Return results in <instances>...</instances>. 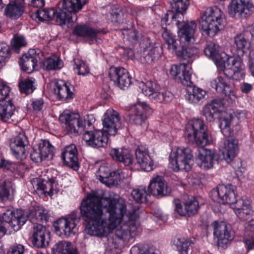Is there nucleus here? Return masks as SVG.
I'll use <instances>...</instances> for the list:
<instances>
[{"mask_svg": "<svg viewBox=\"0 0 254 254\" xmlns=\"http://www.w3.org/2000/svg\"><path fill=\"white\" fill-rule=\"evenodd\" d=\"M208 104L213 107L214 110H217L218 113L221 111V109L223 108L224 105L223 100L222 99H214Z\"/></svg>", "mask_w": 254, "mask_h": 254, "instance_id": "0e129e2a", "label": "nucleus"}, {"mask_svg": "<svg viewBox=\"0 0 254 254\" xmlns=\"http://www.w3.org/2000/svg\"><path fill=\"white\" fill-rule=\"evenodd\" d=\"M238 150V140L233 137H229L224 142V150L223 152L224 160L229 163L236 156Z\"/></svg>", "mask_w": 254, "mask_h": 254, "instance_id": "cd10ccee", "label": "nucleus"}, {"mask_svg": "<svg viewBox=\"0 0 254 254\" xmlns=\"http://www.w3.org/2000/svg\"><path fill=\"white\" fill-rule=\"evenodd\" d=\"M139 88L145 96L154 103H168L173 99V95L169 92L158 91L157 85L152 81H147L140 85Z\"/></svg>", "mask_w": 254, "mask_h": 254, "instance_id": "9b49d317", "label": "nucleus"}, {"mask_svg": "<svg viewBox=\"0 0 254 254\" xmlns=\"http://www.w3.org/2000/svg\"><path fill=\"white\" fill-rule=\"evenodd\" d=\"M254 211L252 207H246L245 209L236 212V215L242 221L251 220L246 224L244 237L249 250L254 249V220L252 218Z\"/></svg>", "mask_w": 254, "mask_h": 254, "instance_id": "9d476101", "label": "nucleus"}, {"mask_svg": "<svg viewBox=\"0 0 254 254\" xmlns=\"http://www.w3.org/2000/svg\"><path fill=\"white\" fill-rule=\"evenodd\" d=\"M212 225L214 236L217 239L218 246L226 248L233 239L231 226L223 221H215Z\"/></svg>", "mask_w": 254, "mask_h": 254, "instance_id": "f8f14e48", "label": "nucleus"}, {"mask_svg": "<svg viewBox=\"0 0 254 254\" xmlns=\"http://www.w3.org/2000/svg\"><path fill=\"white\" fill-rule=\"evenodd\" d=\"M251 0H231L228 6L229 14L232 17H246L254 11Z\"/></svg>", "mask_w": 254, "mask_h": 254, "instance_id": "ddd939ff", "label": "nucleus"}, {"mask_svg": "<svg viewBox=\"0 0 254 254\" xmlns=\"http://www.w3.org/2000/svg\"><path fill=\"white\" fill-rule=\"evenodd\" d=\"M54 147L48 140H41L39 144L38 150L42 154L45 159L48 158L49 155L52 156Z\"/></svg>", "mask_w": 254, "mask_h": 254, "instance_id": "09e8293b", "label": "nucleus"}, {"mask_svg": "<svg viewBox=\"0 0 254 254\" xmlns=\"http://www.w3.org/2000/svg\"><path fill=\"white\" fill-rule=\"evenodd\" d=\"M130 252L131 254H157L152 248L148 247L140 248L137 246L132 247Z\"/></svg>", "mask_w": 254, "mask_h": 254, "instance_id": "13d9d810", "label": "nucleus"}, {"mask_svg": "<svg viewBox=\"0 0 254 254\" xmlns=\"http://www.w3.org/2000/svg\"><path fill=\"white\" fill-rule=\"evenodd\" d=\"M9 91V87L0 80V102L4 101L8 96Z\"/></svg>", "mask_w": 254, "mask_h": 254, "instance_id": "e2e57ef3", "label": "nucleus"}, {"mask_svg": "<svg viewBox=\"0 0 254 254\" xmlns=\"http://www.w3.org/2000/svg\"><path fill=\"white\" fill-rule=\"evenodd\" d=\"M116 174L115 172H111L108 167L102 166L98 170L97 177L101 182L107 185L113 182V177L115 176Z\"/></svg>", "mask_w": 254, "mask_h": 254, "instance_id": "a19ab883", "label": "nucleus"}, {"mask_svg": "<svg viewBox=\"0 0 254 254\" xmlns=\"http://www.w3.org/2000/svg\"><path fill=\"white\" fill-rule=\"evenodd\" d=\"M15 107L11 100L0 102V117L3 122H7L12 117Z\"/></svg>", "mask_w": 254, "mask_h": 254, "instance_id": "ea45409f", "label": "nucleus"}, {"mask_svg": "<svg viewBox=\"0 0 254 254\" xmlns=\"http://www.w3.org/2000/svg\"><path fill=\"white\" fill-rule=\"evenodd\" d=\"M62 158L65 164L75 171L78 170L79 163L77 157V150L74 144L66 146L62 153Z\"/></svg>", "mask_w": 254, "mask_h": 254, "instance_id": "393cba45", "label": "nucleus"}, {"mask_svg": "<svg viewBox=\"0 0 254 254\" xmlns=\"http://www.w3.org/2000/svg\"><path fill=\"white\" fill-rule=\"evenodd\" d=\"M24 7L21 3L12 1L9 2L4 10L5 15L11 19H17L23 13Z\"/></svg>", "mask_w": 254, "mask_h": 254, "instance_id": "f704fd0d", "label": "nucleus"}, {"mask_svg": "<svg viewBox=\"0 0 254 254\" xmlns=\"http://www.w3.org/2000/svg\"><path fill=\"white\" fill-rule=\"evenodd\" d=\"M185 134L189 142L201 147L196 157L197 164L200 168L209 169L218 163L217 153L203 148L209 143V138L207 127L202 120L194 119L189 122L186 126Z\"/></svg>", "mask_w": 254, "mask_h": 254, "instance_id": "7ed1b4c3", "label": "nucleus"}, {"mask_svg": "<svg viewBox=\"0 0 254 254\" xmlns=\"http://www.w3.org/2000/svg\"><path fill=\"white\" fill-rule=\"evenodd\" d=\"M203 52L206 56L214 61L217 66H220L223 64L224 61L220 53V47L215 43H208L204 49Z\"/></svg>", "mask_w": 254, "mask_h": 254, "instance_id": "2f4dec72", "label": "nucleus"}, {"mask_svg": "<svg viewBox=\"0 0 254 254\" xmlns=\"http://www.w3.org/2000/svg\"><path fill=\"white\" fill-rule=\"evenodd\" d=\"M59 120L65 124L68 133L77 135L85 131L83 139L87 145L99 148L107 144L108 138L106 134L100 130H90L93 128V123L95 121L93 115H87L83 119L78 114L64 111L60 116Z\"/></svg>", "mask_w": 254, "mask_h": 254, "instance_id": "f03ea898", "label": "nucleus"}, {"mask_svg": "<svg viewBox=\"0 0 254 254\" xmlns=\"http://www.w3.org/2000/svg\"><path fill=\"white\" fill-rule=\"evenodd\" d=\"M123 35L125 41L128 42L131 45L136 44L138 41L137 32L133 28L124 30Z\"/></svg>", "mask_w": 254, "mask_h": 254, "instance_id": "864d4df0", "label": "nucleus"}, {"mask_svg": "<svg viewBox=\"0 0 254 254\" xmlns=\"http://www.w3.org/2000/svg\"><path fill=\"white\" fill-rule=\"evenodd\" d=\"M109 76L116 86L123 90L128 88L132 83L131 76L127 70L123 67H110Z\"/></svg>", "mask_w": 254, "mask_h": 254, "instance_id": "dca6fc26", "label": "nucleus"}, {"mask_svg": "<svg viewBox=\"0 0 254 254\" xmlns=\"http://www.w3.org/2000/svg\"><path fill=\"white\" fill-rule=\"evenodd\" d=\"M172 14L171 22L176 25L178 29L179 44H194L195 42L194 33L196 28V23L194 21H184L179 19V14Z\"/></svg>", "mask_w": 254, "mask_h": 254, "instance_id": "0eeeda50", "label": "nucleus"}, {"mask_svg": "<svg viewBox=\"0 0 254 254\" xmlns=\"http://www.w3.org/2000/svg\"><path fill=\"white\" fill-rule=\"evenodd\" d=\"M235 204L233 209L235 213L245 209L246 207H249L251 206L248 200H244L243 199H240L239 200L236 199V201L235 202Z\"/></svg>", "mask_w": 254, "mask_h": 254, "instance_id": "680f3d73", "label": "nucleus"}, {"mask_svg": "<svg viewBox=\"0 0 254 254\" xmlns=\"http://www.w3.org/2000/svg\"><path fill=\"white\" fill-rule=\"evenodd\" d=\"M170 162L174 171L190 170L193 163L191 150L188 147H178L176 151L171 153Z\"/></svg>", "mask_w": 254, "mask_h": 254, "instance_id": "1a4fd4ad", "label": "nucleus"}, {"mask_svg": "<svg viewBox=\"0 0 254 254\" xmlns=\"http://www.w3.org/2000/svg\"><path fill=\"white\" fill-rule=\"evenodd\" d=\"M162 54V49L159 46L144 48L139 60L142 64H150L158 60Z\"/></svg>", "mask_w": 254, "mask_h": 254, "instance_id": "c85d7f7f", "label": "nucleus"}, {"mask_svg": "<svg viewBox=\"0 0 254 254\" xmlns=\"http://www.w3.org/2000/svg\"><path fill=\"white\" fill-rule=\"evenodd\" d=\"M221 200L222 203L234 204L236 201L237 195L234 187L232 185H219L216 190L213 191Z\"/></svg>", "mask_w": 254, "mask_h": 254, "instance_id": "b1692460", "label": "nucleus"}, {"mask_svg": "<svg viewBox=\"0 0 254 254\" xmlns=\"http://www.w3.org/2000/svg\"><path fill=\"white\" fill-rule=\"evenodd\" d=\"M52 254H78L77 251L72 248L70 242L61 241L57 243L52 248Z\"/></svg>", "mask_w": 254, "mask_h": 254, "instance_id": "e433bc0d", "label": "nucleus"}, {"mask_svg": "<svg viewBox=\"0 0 254 254\" xmlns=\"http://www.w3.org/2000/svg\"><path fill=\"white\" fill-rule=\"evenodd\" d=\"M217 113V110H214L213 107H211L208 104L205 106L203 110V115L205 116L206 120L210 122L214 120L215 117Z\"/></svg>", "mask_w": 254, "mask_h": 254, "instance_id": "bf43d9fd", "label": "nucleus"}, {"mask_svg": "<svg viewBox=\"0 0 254 254\" xmlns=\"http://www.w3.org/2000/svg\"><path fill=\"white\" fill-rule=\"evenodd\" d=\"M57 15V9L53 8L42 10H37L31 14L32 19L38 21H49L56 17Z\"/></svg>", "mask_w": 254, "mask_h": 254, "instance_id": "c9c22d12", "label": "nucleus"}, {"mask_svg": "<svg viewBox=\"0 0 254 254\" xmlns=\"http://www.w3.org/2000/svg\"><path fill=\"white\" fill-rule=\"evenodd\" d=\"M74 70L78 75H86L89 72L88 65L82 60L76 59L74 60Z\"/></svg>", "mask_w": 254, "mask_h": 254, "instance_id": "603ef678", "label": "nucleus"}, {"mask_svg": "<svg viewBox=\"0 0 254 254\" xmlns=\"http://www.w3.org/2000/svg\"><path fill=\"white\" fill-rule=\"evenodd\" d=\"M56 180L55 178H51L46 180H40L37 184V189L43 190L45 193H48L49 195L53 193Z\"/></svg>", "mask_w": 254, "mask_h": 254, "instance_id": "c03bdc74", "label": "nucleus"}, {"mask_svg": "<svg viewBox=\"0 0 254 254\" xmlns=\"http://www.w3.org/2000/svg\"><path fill=\"white\" fill-rule=\"evenodd\" d=\"M234 47L236 48L237 55L243 56L250 48L249 40L242 34H237L234 39Z\"/></svg>", "mask_w": 254, "mask_h": 254, "instance_id": "473e14b6", "label": "nucleus"}, {"mask_svg": "<svg viewBox=\"0 0 254 254\" xmlns=\"http://www.w3.org/2000/svg\"><path fill=\"white\" fill-rule=\"evenodd\" d=\"M35 80L34 78L31 77L19 81L18 84L20 92L27 95L32 93L35 89Z\"/></svg>", "mask_w": 254, "mask_h": 254, "instance_id": "de8ad7c7", "label": "nucleus"}, {"mask_svg": "<svg viewBox=\"0 0 254 254\" xmlns=\"http://www.w3.org/2000/svg\"><path fill=\"white\" fill-rule=\"evenodd\" d=\"M193 45L179 44L178 47H180V48L175 50L173 53H175L178 57L187 60V63H189V60L191 59L195 54L198 53L197 48L193 46Z\"/></svg>", "mask_w": 254, "mask_h": 254, "instance_id": "72a5a7b5", "label": "nucleus"}, {"mask_svg": "<svg viewBox=\"0 0 254 254\" xmlns=\"http://www.w3.org/2000/svg\"><path fill=\"white\" fill-rule=\"evenodd\" d=\"M104 130L110 135H115L121 127L119 114L113 109L108 110L103 121Z\"/></svg>", "mask_w": 254, "mask_h": 254, "instance_id": "a211bd4d", "label": "nucleus"}, {"mask_svg": "<svg viewBox=\"0 0 254 254\" xmlns=\"http://www.w3.org/2000/svg\"><path fill=\"white\" fill-rule=\"evenodd\" d=\"M27 220V217L22 211L7 210L0 217V237L5 235L8 228H11L14 231H18Z\"/></svg>", "mask_w": 254, "mask_h": 254, "instance_id": "6e6552de", "label": "nucleus"}, {"mask_svg": "<svg viewBox=\"0 0 254 254\" xmlns=\"http://www.w3.org/2000/svg\"><path fill=\"white\" fill-rule=\"evenodd\" d=\"M73 33L75 35L83 37L90 41L100 43L102 39L98 37L101 31L86 25H77L74 27Z\"/></svg>", "mask_w": 254, "mask_h": 254, "instance_id": "5701e85b", "label": "nucleus"}, {"mask_svg": "<svg viewBox=\"0 0 254 254\" xmlns=\"http://www.w3.org/2000/svg\"><path fill=\"white\" fill-rule=\"evenodd\" d=\"M50 232L45 227L39 224H36L32 227L31 231L32 242L33 245L38 248L46 247L49 244Z\"/></svg>", "mask_w": 254, "mask_h": 254, "instance_id": "4be33fe9", "label": "nucleus"}, {"mask_svg": "<svg viewBox=\"0 0 254 254\" xmlns=\"http://www.w3.org/2000/svg\"><path fill=\"white\" fill-rule=\"evenodd\" d=\"M28 141L26 136L23 133L11 138L9 146L12 154L18 159H23L27 155L26 149Z\"/></svg>", "mask_w": 254, "mask_h": 254, "instance_id": "6ab92c4d", "label": "nucleus"}, {"mask_svg": "<svg viewBox=\"0 0 254 254\" xmlns=\"http://www.w3.org/2000/svg\"><path fill=\"white\" fill-rule=\"evenodd\" d=\"M162 36L165 41V46H166L167 48L172 53H174L176 49L180 48V47H178L179 45V42L175 39V36L167 28H163Z\"/></svg>", "mask_w": 254, "mask_h": 254, "instance_id": "58836bf2", "label": "nucleus"}, {"mask_svg": "<svg viewBox=\"0 0 254 254\" xmlns=\"http://www.w3.org/2000/svg\"><path fill=\"white\" fill-rule=\"evenodd\" d=\"M148 191L155 196L161 197L169 195L171 189L163 177L157 175L152 178L148 187Z\"/></svg>", "mask_w": 254, "mask_h": 254, "instance_id": "aec40b11", "label": "nucleus"}, {"mask_svg": "<svg viewBox=\"0 0 254 254\" xmlns=\"http://www.w3.org/2000/svg\"><path fill=\"white\" fill-rule=\"evenodd\" d=\"M131 195L136 202L139 203H146L148 201V196L149 194L147 192L145 188L139 187L132 190Z\"/></svg>", "mask_w": 254, "mask_h": 254, "instance_id": "a18cd8bd", "label": "nucleus"}, {"mask_svg": "<svg viewBox=\"0 0 254 254\" xmlns=\"http://www.w3.org/2000/svg\"><path fill=\"white\" fill-rule=\"evenodd\" d=\"M88 0H63L61 7L57 9L56 21L60 25L73 22L72 16L81 10Z\"/></svg>", "mask_w": 254, "mask_h": 254, "instance_id": "423d86ee", "label": "nucleus"}, {"mask_svg": "<svg viewBox=\"0 0 254 254\" xmlns=\"http://www.w3.org/2000/svg\"><path fill=\"white\" fill-rule=\"evenodd\" d=\"M76 216L72 214L65 218H61L54 224L53 227L56 234L60 236L70 237L77 232Z\"/></svg>", "mask_w": 254, "mask_h": 254, "instance_id": "4468645a", "label": "nucleus"}, {"mask_svg": "<svg viewBox=\"0 0 254 254\" xmlns=\"http://www.w3.org/2000/svg\"><path fill=\"white\" fill-rule=\"evenodd\" d=\"M228 79L219 76L211 82V86L218 93L224 94L228 102L233 104L237 99V95L234 88L228 82Z\"/></svg>", "mask_w": 254, "mask_h": 254, "instance_id": "f3484780", "label": "nucleus"}, {"mask_svg": "<svg viewBox=\"0 0 254 254\" xmlns=\"http://www.w3.org/2000/svg\"><path fill=\"white\" fill-rule=\"evenodd\" d=\"M73 87L71 85H67L63 80H59L57 82L54 88L55 94L60 100H67L72 99L73 93L71 91Z\"/></svg>", "mask_w": 254, "mask_h": 254, "instance_id": "7c9ffc66", "label": "nucleus"}, {"mask_svg": "<svg viewBox=\"0 0 254 254\" xmlns=\"http://www.w3.org/2000/svg\"><path fill=\"white\" fill-rule=\"evenodd\" d=\"M223 74L225 75V76L228 78H233L234 79H237L239 77L238 74L233 70V69L229 65V64L226 63H224V68L223 70Z\"/></svg>", "mask_w": 254, "mask_h": 254, "instance_id": "052dcab7", "label": "nucleus"}, {"mask_svg": "<svg viewBox=\"0 0 254 254\" xmlns=\"http://www.w3.org/2000/svg\"><path fill=\"white\" fill-rule=\"evenodd\" d=\"M110 154L113 159L124 163L125 166H129L133 161L132 155L126 148H112Z\"/></svg>", "mask_w": 254, "mask_h": 254, "instance_id": "c756f323", "label": "nucleus"}, {"mask_svg": "<svg viewBox=\"0 0 254 254\" xmlns=\"http://www.w3.org/2000/svg\"><path fill=\"white\" fill-rule=\"evenodd\" d=\"M119 196L106 199L103 202L102 195L93 191L82 200L80 206V217L84 221L85 232L98 237L106 236L121 224L115 231L120 240L129 241L138 235L141 228L134 212H126V205L120 202Z\"/></svg>", "mask_w": 254, "mask_h": 254, "instance_id": "f257e3e1", "label": "nucleus"}, {"mask_svg": "<svg viewBox=\"0 0 254 254\" xmlns=\"http://www.w3.org/2000/svg\"><path fill=\"white\" fill-rule=\"evenodd\" d=\"M63 61L58 57L53 56L47 59H44L43 55L41 63V67L46 70H59L63 67Z\"/></svg>", "mask_w": 254, "mask_h": 254, "instance_id": "4c0bfd02", "label": "nucleus"}, {"mask_svg": "<svg viewBox=\"0 0 254 254\" xmlns=\"http://www.w3.org/2000/svg\"><path fill=\"white\" fill-rule=\"evenodd\" d=\"M241 56L238 55L236 57H231L228 59L227 63L229 64L233 70L238 74L244 68V64L243 61L240 58Z\"/></svg>", "mask_w": 254, "mask_h": 254, "instance_id": "8fccbe9b", "label": "nucleus"}, {"mask_svg": "<svg viewBox=\"0 0 254 254\" xmlns=\"http://www.w3.org/2000/svg\"><path fill=\"white\" fill-rule=\"evenodd\" d=\"M26 43L24 37L20 35H14L11 41V45L13 48L14 51L17 53H19V48L25 46Z\"/></svg>", "mask_w": 254, "mask_h": 254, "instance_id": "4d7b16f0", "label": "nucleus"}, {"mask_svg": "<svg viewBox=\"0 0 254 254\" xmlns=\"http://www.w3.org/2000/svg\"><path fill=\"white\" fill-rule=\"evenodd\" d=\"M133 113L129 115V122L137 126L145 123L152 111L150 107L144 102L138 103L132 109Z\"/></svg>", "mask_w": 254, "mask_h": 254, "instance_id": "412c9836", "label": "nucleus"}, {"mask_svg": "<svg viewBox=\"0 0 254 254\" xmlns=\"http://www.w3.org/2000/svg\"><path fill=\"white\" fill-rule=\"evenodd\" d=\"M199 207V203L197 199L193 197H189L183 202V204L176 203L175 210L182 216H191L195 214Z\"/></svg>", "mask_w": 254, "mask_h": 254, "instance_id": "bb28decb", "label": "nucleus"}, {"mask_svg": "<svg viewBox=\"0 0 254 254\" xmlns=\"http://www.w3.org/2000/svg\"><path fill=\"white\" fill-rule=\"evenodd\" d=\"M30 157L31 160L35 162H41L42 160L45 159L44 157L42 156V154L38 149L37 150L33 149V151L30 153Z\"/></svg>", "mask_w": 254, "mask_h": 254, "instance_id": "69168bd1", "label": "nucleus"}, {"mask_svg": "<svg viewBox=\"0 0 254 254\" xmlns=\"http://www.w3.org/2000/svg\"><path fill=\"white\" fill-rule=\"evenodd\" d=\"M13 192V185L11 182L5 180L0 183V197L3 201L8 200Z\"/></svg>", "mask_w": 254, "mask_h": 254, "instance_id": "79ce46f5", "label": "nucleus"}, {"mask_svg": "<svg viewBox=\"0 0 254 254\" xmlns=\"http://www.w3.org/2000/svg\"><path fill=\"white\" fill-rule=\"evenodd\" d=\"M10 57L9 46L4 42L0 43V69L2 68L6 60Z\"/></svg>", "mask_w": 254, "mask_h": 254, "instance_id": "3c124183", "label": "nucleus"}, {"mask_svg": "<svg viewBox=\"0 0 254 254\" xmlns=\"http://www.w3.org/2000/svg\"><path fill=\"white\" fill-rule=\"evenodd\" d=\"M170 73L177 82H180L188 87L186 99L190 103L195 104L203 102L206 92L192 86L193 83L191 80V71L187 64L184 63L179 65H172L170 69Z\"/></svg>", "mask_w": 254, "mask_h": 254, "instance_id": "20e7f679", "label": "nucleus"}, {"mask_svg": "<svg viewBox=\"0 0 254 254\" xmlns=\"http://www.w3.org/2000/svg\"><path fill=\"white\" fill-rule=\"evenodd\" d=\"M30 215L39 221L47 222L49 219L48 210L44 208L36 206L30 210Z\"/></svg>", "mask_w": 254, "mask_h": 254, "instance_id": "49530a36", "label": "nucleus"}, {"mask_svg": "<svg viewBox=\"0 0 254 254\" xmlns=\"http://www.w3.org/2000/svg\"><path fill=\"white\" fill-rule=\"evenodd\" d=\"M135 157L137 164L145 171L153 170V162L148 151L143 146H139L135 151Z\"/></svg>", "mask_w": 254, "mask_h": 254, "instance_id": "a878e982", "label": "nucleus"}, {"mask_svg": "<svg viewBox=\"0 0 254 254\" xmlns=\"http://www.w3.org/2000/svg\"><path fill=\"white\" fill-rule=\"evenodd\" d=\"M24 248L21 245H16L10 248L7 254H23Z\"/></svg>", "mask_w": 254, "mask_h": 254, "instance_id": "338daca9", "label": "nucleus"}, {"mask_svg": "<svg viewBox=\"0 0 254 254\" xmlns=\"http://www.w3.org/2000/svg\"><path fill=\"white\" fill-rule=\"evenodd\" d=\"M32 107L35 111H39L44 105V101L42 98L35 99L32 103Z\"/></svg>", "mask_w": 254, "mask_h": 254, "instance_id": "774afa93", "label": "nucleus"}, {"mask_svg": "<svg viewBox=\"0 0 254 254\" xmlns=\"http://www.w3.org/2000/svg\"><path fill=\"white\" fill-rule=\"evenodd\" d=\"M170 2L172 9L176 12L175 14H179V19H182L183 14L190 5V0H171Z\"/></svg>", "mask_w": 254, "mask_h": 254, "instance_id": "37998d69", "label": "nucleus"}, {"mask_svg": "<svg viewBox=\"0 0 254 254\" xmlns=\"http://www.w3.org/2000/svg\"><path fill=\"white\" fill-rule=\"evenodd\" d=\"M232 119L231 116L221 119L219 127L222 133L226 136H229L231 135V129L230 127Z\"/></svg>", "mask_w": 254, "mask_h": 254, "instance_id": "5fc2aeb1", "label": "nucleus"}, {"mask_svg": "<svg viewBox=\"0 0 254 254\" xmlns=\"http://www.w3.org/2000/svg\"><path fill=\"white\" fill-rule=\"evenodd\" d=\"M191 243L189 239H179L177 247L180 254H188V251Z\"/></svg>", "mask_w": 254, "mask_h": 254, "instance_id": "6e6d98bb", "label": "nucleus"}, {"mask_svg": "<svg viewBox=\"0 0 254 254\" xmlns=\"http://www.w3.org/2000/svg\"><path fill=\"white\" fill-rule=\"evenodd\" d=\"M43 53L39 49H30L20 58L19 64L22 69L28 73H32L38 65H41Z\"/></svg>", "mask_w": 254, "mask_h": 254, "instance_id": "2eb2a0df", "label": "nucleus"}, {"mask_svg": "<svg viewBox=\"0 0 254 254\" xmlns=\"http://www.w3.org/2000/svg\"><path fill=\"white\" fill-rule=\"evenodd\" d=\"M225 23L223 12L217 6L210 7L201 13L198 27L202 35L213 37L224 28Z\"/></svg>", "mask_w": 254, "mask_h": 254, "instance_id": "39448f33", "label": "nucleus"}]
</instances>
